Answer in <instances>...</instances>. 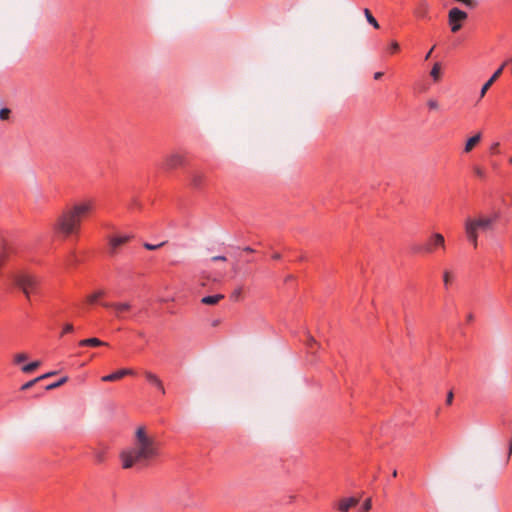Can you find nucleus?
<instances>
[{"mask_svg":"<svg viewBox=\"0 0 512 512\" xmlns=\"http://www.w3.org/2000/svg\"><path fill=\"white\" fill-rule=\"evenodd\" d=\"M453 1L459 2L468 8H474L476 6V2L474 0H453Z\"/></svg>","mask_w":512,"mask_h":512,"instance_id":"c85d7f7f","label":"nucleus"},{"mask_svg":"<svg viewBox=\"0 0 512 512\" xmlns=\"http://www.w3.org/2000/svg\"><path fill=\"white\" fill-rule=\"evenodd\" d=\"M467 19L468 14L465 11L457 7L450 8V32H458Z\"/></svg>","mask_w":512,"mask_h":512,"instance_id":"423d86ee","label":"nucleus"},{"mask_svg":"<svg viewBox=\"0 0 512 512\" xmlns=\"http://www.w3.org/2000/svg\"><path fill=\"white\" fill-rule=\"evenodd\" d=\"M224 298L222 294H216L212 296H205L201 299V303L204 305H215Z\"/></svg>","mask_w":512,"mask_h":512,"instance_id":"a211bd4d","label":"nucleus"},{"mask_svg":"<svg viewBox=\"0 0 512 512\" xmlns=\"http://www.w3.org/2000/svg\"><path fill=\"white\" fill-rule=\"evenodd\" d=\"M473 171H474L475 175L479 178H484L486 175L485 170L479 166H475L473 168Z\"/></svg>","mask_w":512,"mask_h":512,"instance_id":"7c9ffc66","label":"nucleus"},{"mask_svg":"<svg viewBox=\"0 0 512 512\" xmlns=\"http://www.w3.org/2000/svg\"><path fill=\"white\" fill-rule=\"evenodd\" d=\"M133 205H138L136 200L133 201Z\"/></svg>","mask_w":512,"mask_h":512,"instance_id":"de8ad7c7","label":"nucleus"},{"mask_svg":"<svg viewBox=\"0 0 512 512\" xmlns=\"http://www.w3.org/2000/svg\"><path fill=\"white\" fill-rule=\"evenodd\" d=\"M383 76V72H376L374 74V79L379 80Z\"/></svg>","mask_w":512,"mask_h":512,"instance_id":"ea45409f","label":"nucleus"},{"mask_svg":"<svg viewBox=\"0 0 512 512\" xmlns=\"http://www.w3.org/2000/svg\"><path fill=\"white\" fill-rule=\"evenodd\" d=\"M390 50L391 52H397L399 50V44L397 42H392Z\"/></svg>","mask_w":512,"mask_h":512,"instance_id":"f704fd0d","label":"nucleus"},{"mask_svg":"<svg viewBox=\"0 0 512 512\" xmlns=\"http://www.w3.org/2000/svg\"><path fill=\"white\" fill-rule=\"evenodd\" d=\"M107 295V291L104 288H97L88 294L84 300V303L87 306L94 305L97 303H101V300Z\"/></svg>","mask_w":512,"mask_h":512,"instance_id":"1a4fd4ad","label":"nucleus"},{"mask_svg":"<svg viewBox=\"0 0 512 512\" xmlns=\"http://www.w3.org/2000/svg\"><path fill=\"white\" fill-rule=\"evenodd\" d=\"M40 362L39 361H34L32 363H29L25 366L22 367V371L24 373H31L33 372L35 369H37L39 366H40Z\"/></svg>","mask_w":512,"mask_h":512,"instance_id":"412c9836","label":"nucleus"},{"mask_svg":"<svg viewBox=\"0 0 512 512\" xmlns=\"http://www.w3.org/2000/svg\"><path fill=\"white\" fill-rule=\"evenodd\" d=\"M13 281L27 298H30V294L36 291L38 284L37 278L34 275L25 272L15 274Z\"/></svg>","mask_w":512,"mask_h":512,"instance_id":"20e7f679","label":"nucleus"},{"mask_svg":"<svg viewBox=\"0 0 512 512\" xmlns=\"http://www.w3.org/2000/svg\"><path fill=\"white\" fill-rule=\"evenodd\" d=\"M372 507V500L371 498H368L364 501L362 506L359 509V512H368Z\"/></svg>","mask_w":512,"mask_h":512,"instance_id":"393cba45","label":"nucleus"},{"mask_svg":"<svg viewBox=\"0 0 512 512\" xmlns=\"http://www.w3.org/2000/svg\"><path fill=\"white\" fill-rule=\"evenodd\" d=\"M481 133H477L473 137L469 138L465 144L464 152L469 153L473 148L480 142Z\"/></svg>","mask_w":512,"mask_h":512,"instance_id":"f3484780","label":"nucleus"},{"mask_svg":"<svg viewBox=\"0 0 512 512\" xmlns=\"http://www.w3.org/2000/svg\"><path fill=\"white\" fill-rule=\"evenodd\" d=\"M241 295H242V288H236L232 293H231V299L235 300V301H238L240 298H241Z\"/></svg>","mask_w":512,"mask_h":512,"instance_id":"c756f323","label":"nucleus"},{"mask_svg":"<svg viewBox=\"0 0 512 512\" xmlns=\"http://www.w3.org/2000/svg\"><path fill=\"white\" fill-rule=\"evenodd\" d=\"M163 245H164V243H163V242H162V243H160V244H157V245H152V244H149V243H145V244H144V247H145L146 249H148V250H156V249H158L159 247H161V246H163Z\"/></svg>","mask_w":512,"mask_h":512,"instance_id":"2f4dec72","label":"nucleus"},{"mask_svg":"<svg viewBox=\"0 0 512 512\" xmlns=\"http://www.w3.org/2000/svg\"><path fill=\"white\" fill-rule=\"evenodd\" d=\"M272 257L275 260H279L281 258V255L279 253H274Z\"/></svg>","mask_w":512,"mask_h":512,"instance_id":"79ce46f5","label":"nucleus"},{"mask_svg":"<svg viewBox=\"0 0 512 512\" xmlns=\"http://www.w3.org/2000/svg\"><path fill=\"white\" fill-rule=\"evenodd\" d=\"M73 330V326L72 325H66L63 329V332L62 334L64 333H68V332H71Z\"/></svg>","mask_w":512,"mask_h":512,"instance_id":"4c0bfd02","label":"nucleus"},{"mask_svg":"<svg viewBox=\"0 0 512 512\" xmlns=\"http://www.w3.org/2000/svg\"><path fill=\"white\" fill-rule=\"evenodd\" d=\"M511 454H512V440H510V442H509L508 459L510 458Z\"/></svg>","mask_w":512,"mask_h":512,"instance_id":"a19ab883","label":"nucleus"},{"mask_svg":"<svg viewBox=\"0 0 512 512\" xmlns=\"http://www.w3.org/2000/svg\"><path fill=\"white\" fill-rule=\"evenodd\" d=\"M95 458L97 462L101 463L104 461V454L102 452H97Z\"/></svg>","mask_w":512,"mask_h":512,"instance_id":"72a5a7b5","label":"nucleus"},{"mask_svg":"<svg viewBox=\"0 0 512 512\" xmlns=\"http://www.w3.org/2000/svg\"><path fill=\"white\" fill-rule=\"evenodd\" d=\"M445 238L441 234H435L426 244H414L411 247L413 253L432 252L437 247H444Z\"/></svg>","mask_w":512,"mask_h":512,"instance_id":"39448f33","label":"nucleus"},{"mask_svg":"<svg viewBox=\"0 0 512 512\" xmlns=\"http://www.w3.org/2000/svg\"><path fill=\"white\" fill-rule=\"evenodd\" d=\"M28 359V355L26 353H18L14 356V363L19 364Z\"/></svg>","mask_w":512,"mask_h":512,"instance_id":"a878e982","label":"nucleus"},{"mask_svg":"<svg viewBox=\"0 0 512 512\" xmlns=\"http://www.w3.org/2000/svg\"><path fill=\"white\" fill-rule=\"evenodd\" d=\"M441 74V65L439 63H436L432 70H431V77L434 79V81H438Z\"/></svg>","mask_w":512,"mask_h":512,"instance_id":"4be33fe9","label":"nucleus"},{"mask_svg":"<svg viewBox=\"0 0 512 512\" xmlns=\"http://www.w3.org/2000/svg\"><path fill=\"white\" fill-rule=\"evenodd\" d=\"M432 52H433V48L427 53L426 59H428L431 56Z\"/></svg>","mask_w":512,"mask_h":512,"instance_id":"37998d69","label":"nucleus"},{"mask_svg":"<svg viewBox=\"0 0 512 512\" xmlns=\"http://www.w3.org/2000/svg\"><path fill=\"white\" fill-rule=\"evenodd\" d=\"M212 261H226L225 256H214L212 257Z\"/></svg>","mask_w":512,"mask_h":512,"instance_id":"e433bc0d","label":"nucleus"},{"mask_svg":"<svg viewBox=\"0 0 512 512\" xmlns=\"http://www.w3.org/2000/svg\"><path fill=\"white\" fill-rule=\"evenodd\" d=\"M133 373L134 372L131 369H121V370H118L110 375L102 377L101 380L104 382L117 381V380H120L121 378H123L124 376L132 375Z\"/></svg>","mask_w":512,"mask_h":512,"instance_id":"4468645a","label":"nucleus"},{"mask_svg":"<svg viewBox=\"0 0 512 512\" xmlns=\"http://www.w3.org/2000/svg\"><path fill=\"white\" fill-rule=\"evenodd\" d=\"M68 380V377H63L61 378L59 381L57 382H54L52 384H49L48 386H46V390H53V389H56L58 387H60L61 385H63L64 383H66Z\"/></svg>","mask_w":512,"mask_h":512,"instance_id":"b1692460","label":"nucleus"},{"mask_svg":"<svg viewBox=\"0 0 512 512\" xmlns=\"http://www.w3.org/2000/svg\"><path fill=\"white\" fill-rule=\"evenodd\" d=\"M131 239L130 235L114 236L109 239V246L111 253L114 254L118 247L127 243Z\"/></svg>","mask_w":512,"mask_h":512,"instance_id":"f8f14e48","label":"nucleus"},{"mask_svg":"<svg viewBox=\"0 0 512 512\" xmlns=\"http://www.w3.org/2000/svg\"><path fill=\"white\" fill-rule=\"evenodd\" d=\"M508 62H512V57L504 62L494 73L493 75L490 77V79L483 85L482 89H481V92H480V96L481 97H484L486 92L489 90V88L493 85V83L501 76L502 72H503V69L505 67V65L508 63Z\"/></svg>","mask_w":512,"mask_h":512,"instance_id":"9b49d317","label":"nucleus"},{"mask_svg":"<svg viewBox=\"0 0 512 512\" xmlns=\"http://www.w3.org/2000/svg\"><path fill=\"white\" fill-rule=\"evenodd\" d=\"M497 221L496 215H480L473 219H468L465 225L467 239L474 248L478 245V235L480 232L492 231Z\"/></svg>","mask_w":512,"mask_h":512,"instance_id":"7ed1b4c3","label":"nucleus"},{"mask_svg":"<svg viewBox=\"0 0 512 512\" xmlns=\"http://www.w3.org/2000/svg\"><path fill=\"white\" fill-rule=\"evenodd\" d=\"M364 15L368 21V23H370L374 28L378 29L379 28V23L377 22V20L374 18V16L372 15V13L370 12L369 9L365 8L364 9Z\"/></svg>","mask_w":512,"mask_h":512,"instance_id":"aec40b11","label":"nucleus"},{"mask_svg":"<svg viewBox=\"0 0 512 512\" xmlns=\"http://www.w3.org/2000/svg\"><path fill=\"white\" fill-rule=\"evenodd\" d=\"M392 476H393V477H396V476H397V471H396V470H394V471L392 472Z\"/></svg>","mask_w":512,"mask_h":512,"instance_id":"a18cd8bd","label":"nucleus"},{"mask_svg":"<svg viewBox=\"0 0 512 512\" xmlns=\"http://www.w3.org/2000/svg\"><path fill=\"white\" fill-rule=\"evenodd\" d=\"M10 114H11L10 109H8V108H2V109L0 110V119H1V120H3V121H4V120H8V119H9V117H10Z\"/></svg>","mask_w":512,"mask_h":512,"instance_id":"cd10ccee","label":"nucleus"},{"mask_svg":"<svg viewBox=\"0 0 512 512\" xmlns=\"http://www.w3.org/2000/svg\"><path fill=\"white\" fill-rule=\"evenodd\" d=\"M244 250H245V251H247V252H253V251H254V250H253L252 248H250V247H246Z\"/></svg>","mask_w":512,"mask_h":512,"instance_id":"c03bdc74","label":"nucleus"},{"mask_svg":"<svg viewBox=\"0 0 512 512\" xmlns=\"http://www.w3.org/2000/svg\"><path fill=\"white\" fill-rule=\"evenodd\" d=\"M107 295V291L104 288H97L88 294L84 300V303L87 306L94 305L97 303H101V300Z\"/></svg>","mask_w":512,"mask_h":512,"instance_id":"9d476101","label":"nucleus"},{"mask_svg":"<svg viewBox=\"0 0 512 512\" xmlns=\"http://www.w3.org/2000/svg\"><path fill=\"white\" fill-rule=\"evenodd\" d=\"M203 179H204V176H203V175H201V174H197V173H196V174H193V175L191 176V184H192L194 187L198 188V187H200V185L202 184Z\"/></svg>","mask_w":512,"mask_h":512,"instance_id":"5701e85b","label":"nucleus"},{"mask_svg":"<svg viewBox=\"0 0 512 512\" xmlns=\"http://www.w3.org/2000/svg\"><path fill=\"white\" fill-rule=\"evenodd\" d=\"M79 345L81 346H92V347H96V346H106L107 343L105 342H102L101 340H99L98 338H88V339H84V340H81L79 342Z\"/></svg>","mask_w":512,"mask_h":512,"instance_id":"6ab92c4d","label":"nucleus"},{"mask_svg":"<svg viewBox=\"0 0 512 512\" xmlns=\"http://www.w3.org/2000/svg\"><path fill=\"white\" fill-rule=\"evenodd\" d=\"M449 397H450V402L452 401V398H453V394L450 392L449 394Z\"/></svg>","mask_w":512,"mask_h":512,"instance_id":"49530a36","label":"nucleus"},{"mask_svg":"<svg viewBox=\"0 0 512 512\" xmlns=\"http://www.w3.org/2000/svg\"><path fill=\"white\" fill-rule=\"evenodd\" d=\"M509 162L512 164V158L509 160Z\"/></svg>","mask_w":512,"mask_h":512,"instance_id":"09e8293b","label":"nucleus"},{"mask_svg":"<svg viewBox=\"0 0 512 512\" xmlns=\"http://www.w3.org/2000/svg\"><path fill=\"white\" fill-rule=\"evenodd\" d=\"M145 376H146V379L153 385H155L160 391L162 394L165 393V389H164V386H163V383L162 381L159 379V377L155 374H153L152 372H145Z\"/></svg>","mask_w":512,"mask_h":512,"instance_id":"dca6fc26","label":"nucleus"},{"mask_svg":"<svg viewBox=\"0 0 512 512\" xmlns=\"http://www.w3.org/2000/svg\"><path fill=\"white\" fill-rule=\"evenodd\" d=\"M102 306L106 308H112L115 312V316L119 317L127 311L130 308V305L128 303H115V304H109V303H102Z\"/></svg>","mask_w":512,"mask_h":512,"instance_id":"2eb2a0df","label":"nucleus"},{"mask_svg":"<svg viewBox=\"0 0 512 512\" xmlns=\"http://www.w3.org/2000/svg\"><path fill=\"white\" fill-rule=\"evenodd\" d=\"M185 163V157L179 153H171L167 155L163 162V168L165 170H173L177 167L183 166Z\"/></svg>","mask_w":512,"mask_h":512,"instance_id":"0eeeda50","label":"nucleus"},{"mask_svg":"<svg viewBox=\"0 0 512 512\" xmlns=\"http://www.w3.org/2000/svg\"><path fill=\"white\" fill-rule=\"evenodd\" d=\"M92 209V201H85L73 205L58 217L55 229L65 237L77 234L80 230L82 218Z\"/></svg>","mask_w":512,"mask_h":512,"instance_id":"f03ea898","label":"nucleus"},{"mask_svg":"<svg viewBox=\"0 0 512 512\" xmlns=\"http://www.w3.org/2000/svg\"><path fill=\"white\" fill-rule=\"evenodd\" d=\"M443 281H444L445 285L448 284V271H445L443 273Z\"/></svg>","mask_w":512,"mask_h":512,"instance_id":"58836bf2","label":"nucleus"},{"mask_svg":"<svg viewBox=\"0 0 512 512\" xmlns=\"http://www.w3.org/2000/svg\"><path fill=\"white\" fill-rule=\"evenodd\" d=\"M39 381H40L39 377H37L31 381H28L27 383L22 385L21 390H23V391L28 390V389L32 388Z\"/></svg>","mask_w":512,"mask_h":512,"instance_id":"bb28decb","label":"nucleus"},{"mask_svg":"<svg viewBox=\"0 0 512 512\" xmlns=\"http://www.w3.org/2000/svg\"><path fill=\"white\" fill-rule=\"evenodd\" d=\"M428 106L430 109H437L438 108V102L436 100H429Z\"/></svg>","mask_w":512,"mask_h":512,"instance_id":"473e14b6","label":"nucleus"},{"mask_svg":"<svg viewBox=\"0 0 512 512\" xmlns=\"http://www.w3.org/2000/svg\"><path fill=\"white\" fill-rule=\"evenodd\" d=\"M55 374H56V372L53 371V372H48V373H46L44 375H41V376H39L40 381L43 380V379L49 378V377H51V376H53Z\"/></svg>","mask_w":512,"mask_h":512,"instance_id":"c9c22d12","label":"nucleus"},{"mask_svg":"<svg viewBox=\"0 0 512 512\" xmlns=\"http://www.w3.org/2000/svg\"><path fill=\"white\" fill-rule=\"evenodd\" d=\"M107 295V291L104 288H97L88 294L84 300V303L87 306L94 305L97 303H101V300Z\"/></svg>","mask_w":512,"mask_h":512,"instance_id":"6e6552de","label":"nucleus"},{"mask_svg":"<svg viewBox=\"0 0 512 512\" xmlns=\"http://www.w3.org/2000/svg\"><path fill=\"white\" fill-rule=\"evenodd\" d=\"M159 454L156 440L149 436L144 427H139L135 433L134 447L120 453L124 469L131 468L135 463L147 462Z\"/></svg>","mask_w":512,"mask_h":512,"instance_id":"f257e3e1","label":"nucleus"},{"mask_svg":"<svg viewBox=\"0 0 512 512\" xmlns=\"http://www.w3.org/2000/svg\"><path fill=\"white\" fill-rule=\"evenodd\" d=\"M359 503L356 497L343 498L338 502V510L340 512H348L350 508L355 507Z\"/></svg>","mask_w":512,"mask_h":512,"instance_id":"ddd939ff","label":"nucleus"}]
</instances>
